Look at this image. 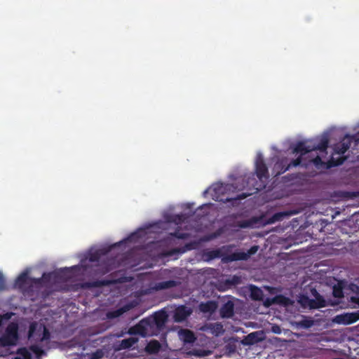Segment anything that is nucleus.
<instances>
[{"label": "nucleus", "mask_w": 359, "mask_h": 359, "mask_svg": "<svg viewBox=\"0 0 359 359\" xmlns=\"http://www.w3.org/2000/svg\"><path fill=\"white\" fill-rule=\"evenodd\" d=\"M50 338L48 329L42 323L36 321L30 323L28 331V339L31 341L43 342Z\"/></svg>", "instance_id": "nucleus-1"}, {"label": "nucleus", "mask_w": 359, "mask_h": 359, "mask_svg": "<svg viewBox=\"0 0 359 359\" xmlns=\"http://www.w3.org/2000/svg\"><path fill=\"white\" fill-rule=\"evenodd\" d=\"M18 324L15 322L10 323L4 334L0 337V347L14 346L18 340Z\"/></svg>", "instance_id": "nucleus-2"}, {"label": "nucleus", "mask_w": 359, "mask_h": 359, "mask_svg": "<svg viewBox=\"0 0 359 359\" xmlns=\"http://www.w3.org/2000/svg\"><path fill=\"white\" fill-rule=\"evenodd\" d=\"M310 290L311 294L313 298L311 299L306 295H302L299 299V303L302 306L310 309L325 307L326 304L323 296L320 295L315 288H311Z\"/></svg>", "instance_id": "nucleus-3"}, {"label": "nucleus", "mask_w": 359, "mask_h": 359, "mask_svg": "<svg viewBox=\"0 0 359 359\" xmlns=\"http://www.w3.org/2000/svg\"><path fill=\"white\" fill-rule=\"evenodd\" d=\"M353 141H354L356 144L358 143L359 132L353 135H346L339 143L334 145V152L337 154H344L350 148Z\"/></svg>", "instance_id": "nucleus-4"}, {"label": "nucleus", "mask_w": 359, "mask_h": 359, "mask_svg": "<svg viewBox=\"0 0 359 359\" xmlns=\"http://www.w3.org/2000/svg\"><path fill=\"white\" fill-rule=\"evenodd\" d=\"M255 174L259 180H262L264 178L267 180L269 177L268 168L261 154L258 155L256 158Z\"/></svg>", "instance_id": "nucleus-5"}, {"label": "nucleus", "mask_w": 359, "mask_h": 359, "mask_svg": "<svg viewBox=\"0 0 359 359\" xmlns=\"http://www.w3.org/2000/svg\"><path fill=\"white\" fill-rule=\"evenodd\" d=\"M191 309L184 305L177 306L174 311V321L180 323L185 320L191 315Z\"/></svg>", "instance_id": "nucleus-6"}, {"label": "nucleus", "mask_w": 359, "mask_h": 359, "mask_svg": "<svg viewBox=\"0 0 359 359\" xmlns=\"http://www.w3.org/2000/svg\"><path fill=\"white\" fill-rule=\"evenodd\" d=\"M257 247H252L249 252H235L224 258L226 262H233V261H239V260H247L250 255L257 250Z\"/></svg>", "instance_id": "nucleus-7"}, {"label": "nucleus", "mask_w": 359, "mask_h": 359, "mask_svg": "<svg viewBox=\"0 0 359 359\" xmlns=\"http://www.w3.org/2000/svg\"><path fill=\"white\" fill-rule=\"evenodd\" d=\"M312 151H313V147H311V141L299 142L293 148L292 154H299V156H302Z\"/></svg>", "instance_id": "nucleus-8"}, {"label": "nucleus", "mask_w": 359, "mask_h": 359, "mask_svg": "<svg viewBox=\"0 0 359 359\" xmlns=\"http://www.w3.org/2000/svg\"><path fill=\"white\" fill-rule=\"evenodd\" d=\"M359 320V316L357 313H346L344 315H338L335 318L337 323L349 325Z\"/></svg>", "instance_id": "nucleus-9"}, {"label": "nucleus", "mask_w": 359, "mask_h": 359, "mask_svg": "<svg viewBox=\"0 0 359 359\" xmlns=\"http://www.w3.org/2000/svg\"><path fill=\"white\" fill-rule=\"evenodd\" d=\"M168 314L164 311L156 312L153 317V323L158 327H163L168 320Z\"/></svg>", "instance_id": "nucleus-10"}, {"label": "nucleus", "mask_w": 359, "mask_h": 359, "mask_svg": "<svg viewBox=\"0 0 359 359\" xmlns=\"http://www.w3.org/2000/svg\"><path fill=\"white\" fill-rule=\"evenodd\" d=\"M290 169L287 158L278 159L275 163L273 170L276 175H280Z\"/></svg>", "instance_id": "nucleus-11"}, {"label": "nucleus", "mask_w": 359, "mask_h": 359, "mask_svg": "<svg viewBox=\"0 0 359 359\" xmlns=\"http://www.w3.org/2000/svg\"><path fill=\"white\" fill-rule=\"evenodd\" d=\"M234 314V304L232 302L228 301L220 309V316L222 318H231Z\"/></svg>", "instance_id": "nucleus-12"}, {"label": "nucleus", "mask_w": 359, "mask_h": 359, "mask_svg": "<svg viewBox=\"0 0 359 359\" xmlns=\"http://www.w3.org/2000/svg\"><path fill=\"white\" fill-rule=\"evenodd\" d=\"M161 348V343L156 339H152L147 344L144 350L148 354H157Z\"/></svg>", "instance_id": "nucleus-13"}, {"label": "nucleus", "mask_w": 359, "mask_h": 359, "mask_svg": "<svg viewBox=\"0 0 359 359\" xmlns=\"http://www.w3.org/2000/svg\"><path fill=\"white\" fill-rule=\"evenodd\" d=\"M328 144L329 138L326 135L323 136L318 144L313 143V141H311V147H313V151L318 150L320 151H325L328 147Z\"/></svg>", "instance_id": "nucleus-14"}, {"label": "nucleus", "mask_w": 359, "mask_h": 359, "mask_svg": "<svg viewBox=\"0 0 359 359\" xmlns=\"http://www.w3.org/2000/svg\"><path fill=\"white\" fill-rule=\"evenodd\" d=\"M28 281V274L27 272L22 273L15 280V287L22 290L25 287Z\"/></svg>", "instance_id": "nucleus-15"}, {"label": "nucleus", "mask_w": 359, "mask_h": 359, "mask_svg": "<svg viewBox=\"0 0 359 359\" xmlns=\"http://www.w3.org/2000/svg\"><path fill=\"white\" fill-rule=\"evenodd\" d=\"M250 297L255 301L263 300V291L255 285H250Z\"/></svg>", "instance_id": "nucleus-16"}, {"label": "nucleus", "mask_w": 359, "mask_h": 359, "mask_svg": "<svg viewBox=\"0 0 359 359\" xmlns=\"http://www.w3.org/2000/svg\"><path fill=\"white\" fill-rule=\"evenodd\" d=\"M180 335L184 343L191 344L196 339L194 333L189 330H182Z\"/></svg>", "instance_id": "nucleus-17"}, {"label": "nucleus", "mask_w": 359, "mask_h": 359, "mask_svg": "<svg viewBox=\"0 0 359 359\" xmlns=\"http://www.w3.org/2000/svg\"><path fill=\"white\" fill-rule=\"evenodd\" d=\"M217 309V304L213 301H208L200 304V309L204 313H212Z\"/></svg>", "instance_id": "nucleus-18"}, {"label": "nucleus", "mask_w": 359, "mask_h": 359, "mask_svg": "<svg viewBox=\"0 0 359 359\" xmlns=\"http://www.w3.org/2000/svg\"><path fill=\"white\" fill-rule=\"evenodd\" d=\"M285 299L286 298L282 295H277L273 298L267 297L264 301V305L266 307H269L270 306H271L274 304L283 303V300H285Z\"/></svg>", "instance_id": "nucleus-19"}, {"label": "nucleus", "mask_w": 359, "mask_h": 359, "mask_svg": "<svg viewBox=\"0 0 359 359\" xmlns=\"http://www.w3.org/2000/svg\"><path fill=\"white\" fill-rule=\"evenodd\" d=\"M137 339L134 337H129L128 339H123L119 345V349H128L131 348L137 342Z\"/></svg>", "instance_id": "nucleus-20"}, {"label": "nucleus", "mask_w": 359, "mask_h": 359, "mask_svg": "<svg viewBox=\"0 0 359 359\" xmlns=\"http://www.w3.org/2000/svg\"><path fill=\"white\" fill-rule=\"evenodd\" d=\"M245 177L247 178V182H246V185L245 186V187H248V188H252L253 189H255V190H259V188L256 187L257 184V181L255 180V174L254 173H250L249 175H245Z\"/></svg>", "instance_id": "nucleus-21"}, {"label": "nucleus", "mask_w": 359, "mask_h": 359, "mask_svg": "<svg viewBox=\"0 0 359 359\" xmlns=\"http://www.w3.org/2000/svg\"><path fill=\"white\" fill-rule=\"evenodd\" d=\"M177 286V282L175 280H169L158 283L156 285V290H165L169 289Z\"/></svg>", "instance_id": "nucleus-22"}, {"label": "nucleus", "mask_w": 359, "mask_h": 359, "mask_svg": "<svg viewBox=\"0 0 359 359\" xmlns=\"http://www.w3.org/2000/svg\"><path fill=\"white\" fill-rule=\"evenodd\" d=\"M110 281L108 280H97L90 282H86L85 285L87 287H100L102 286L109 285L110 284Z\"/></svg>", "instance_id": "nucleus-23"}, {"label": "nucleus", "mask_w": 359, "mask_h": 359, "mask_svg": "<svg viewBox=\"0 0 359 359\" xmlns=\"http://www.w3.org/2000/svg\"><path fill=\"white\" fill-rule=\"evenodd\" d=\"M345 161L344 157H340L338 159L335 160L334 157H332L331 159L328 161L327 168L334 167L339 165H341Z\"/></svg>", "instance_id": "nucleus-24"}, {"label": "nucleus", "mask_w": 359, "mask_h": 359, "mask_svg": "<svg viewBox=\"0 0 359 359\" xmlns=\"http://www.w3.org/2000/svg\"><path fill=\"white\" fill-rule=\"evenodd\" d=\"M298 325L303 328L308 329L310 328L313 325V320L310 318H305L300 320L298 323Z\"/></svg>", "instance_id": "nucleus-25"}, {"label": "nucleus", "mask_w": 359, "mask_h": 359, "mask_svg": "<svg viewBox=\"0 0 359 359\" xmlns=\"http://www.w3.org/2000/svg\"><path fill=\"white\" fill-rule=\"evenodd\" d=\"M29 349L32 353H34L37 357H40L44 353L43 350L39 346L34 344L30 346Z\"/></svg>", "instance_id": "nucleus-26"}, {"label": "nucleus", "mask_w": 359, "mask_h": 359, "mask_svg": "<svg viewBox=\"0 0 359 359\" xmlns=\"http://www.w3.org/2000/svg\"><path fill=\"white\" fill-rule=\"evenodd\" d=\"M18 353L21 355L24 359H32V354L30 349L26 348H21L18 351Z\"/></svg>", "instance_id": "nucleus-27"}, {"label": "nucleus", "mask_w": 359, "mask_h": 359, "mask_svg": "<svg viewBox=\"0 0 359 359\" xmlns=\"http://www.w3.org/2000/svg\"><path fill=\"white\" fill-rule=\"evenodd\" d=\"M13 313L12 312H7L4 314H0V327L2 326L6 321L10 320Z\"/></svg>", "instance_id": "nucleus-28"}, {"label": "nucleus", "mask_w": 359, "mask_h": 359, "mask_svg": "<svg viewBox=\"0 0 359 359\" xmlns=\"http://www.w3.org/2000/svg\"><path fill=\"white\" fill-rule=\"evenodd\" d=\"M285 215L284 212H277L275 213L272 217L269 219V223H274L278 221H280L283 217Z\"/></svg>", "instance_id": "nucleus-29"}, {"label": "nucleus", "mask_w": 359, "mask_h": 359, "mask_svg": "<svg viewBox=\"0 0 359 359\" xmlns=\"http://www.w3.org/2000/svg\"><path fill=\"white\" fill-rule=\"evenodd\" d=\"M170 236L172 237L179 238V239H186V238H189V235L187 233H183V232L179 231H175L173 233H170Z\"/></svg>", "instance_id": "nucleus-30"}, {"label": "nucleus", "mask_w": 359, "mask_h": 359, "mask_svg": "<svg viewBox=\"0 0 359 359\" xmlns=\"http://www.w3.org/2000/svg\"><path fill=\"white\" fill-rule=\"evenodd\" d=\"M101 254L102 253L100 250H97L93 253H90L88 258L89 261L92 262H98L100 259Z\"/></svg>", "instance_id": "nucleus-31"}, {"label": "nucleus", "mask_w": 359, "mask_h": 359, "mask_svg": "<svg viewBox=\"0 0 359 359\" xmlns=\"http://www.w3.org/2000/svg\"><path fill=\"white\" fill-rule=\"evenodd\" d=\"M253 223H254V222H252V220H250V219L249 220H243V221L238 222L237 226H239L240 228H247V227L251 226L253 224Z\"/></svg>", "instance_id": "nucleus-32"}, {"label": "nucleus", "mask_w": 359, "mask_h": 359, "mask_svg": "<svg viewBox=\"0 0 359 359\" xmlns=\"http://www.w3.org/2000/svg\"><path fill=\"white\" fill-rule=\"evenodd\" d=\"M302 156H299L297 158L293 159L292 161H291L290 163H288V165H290V168L292 167H297V166L300 165L302 163Z\"/></svg>", "instance_id": "nucleus-33"}, {"label": "nucleus", "mask_w": 359, "mask_h": 359, "mask_svg": "<svg viewBox=\"0 0 359 359\" xmlns=\"http://www.w3.org/2000/svg\"><path fill=\"white\" fill-rule=\"evenodd\" d=\"M210 259L219 258L221 257L222 253L219 250H213L208 252Z\"/></svg>", "instance_id": "nucleus-34"}, {"label": "nucleus", "mask_w": 359, "mask_h": 359, "mask_svg": "<svg viewBox=\"0 0 359 359\" xmlns=\"http://www.w3.org/2000/svg\"><path fill=\"white\" fill-rule=\"evenodd\" d=\"M6 287L5 279L2 273L0 272V291Z\"/></svg>", "instance_id": "nucleus-35"}, {"label": "nucleus", "mask_w": 359, "mask_h": 359, "mask_svg": "<svg viewBox=\"0 0 359 359\" xmlns=\"http://www.w3.org/2000/svg\"><path fill=\"white\" fill-rule=\"evenodd\" d=\"M313 162L316 166L323 165L324 163L321 158L318 156L313 158Z\"/></svg>", "instance_id": "nucleus-36"}, {"label": "nucleus", "mask_w": 359, "mask_h": 359, "mask_svg": "<svg viewBox=\"0 0 359 359\" xmlns=\"http://www.w3.org/2000/svg\"><path fill=\"white\" fill-rule=\"evenodd\" d=\"M185 252V250H181L180 248H175V249H172V250L170 251L169 252V255H172L177 252Z\"/></svg>", "instance_id": "nucleus-37"}, {"label": "nucleus", "mask_w": 359, "mask_h": 359, "mask_svg": "<svg viewBox=\"0 0 359 359\" xmlns=\"http://www.w3.org/2000/svg\"><path fill=\"white\" fill-rule=\"evenodd\" d=\"M123 309H118V310H116L114 312V315L113 316L114 317H118L121 314H122L123 313Z\"/></svg>", "instance_id": "nucleus-38"}, {"label": "nucleus", "mask_w": 359, "mask_h": 359, "mask_svg": "<svg viewBox=\"0 0 359 359\" xmlns=\"http://www.w3.org/2000/svg\"><path fill=\"white\" fill-rule=\"evenodd\" d=\"M193 355H196V356L205 355V354H202V353H201V351H194V352H193Z\"/></svg>", "instance_id": "nucleus-39"}, {"label": "nucleus", "mask_w": 359, "mask_h": 359, "mask_svg": "<svg viewBox=\"0 0 359 359\" xmlns=\"http://www.w3.org/2000/svg\"><path fill=\"white\" fill-rule=\"evenodd\" d=\"M102 355V354L100 353V352H96L95 354H93V359H97L99 358H100Z\"/></svg>", "instance_id": "nucleus-40"}, {"label": "nucleus", "mask_w": 359, "mask_h": 359, "mask_svg": "<svg viewBox=\"0 0 359 359\" xmlns=\"http://www.w3.org/2000/svg\"><path fill=\"white\" fill-rule=\"evenodd\" d=\"M238 278L237 276H233V281L231 282L232 283H238Z\"/></svg>", "instance_id": "nucleus-41"}, {"label": "nucleus", "mask_w": 359, "mask_h": 359, "mask_svg": "<svg viewBox=\"0 0 359 359\" xmlns=\"http://www.w3.org/2000/svg\"><path fill=\"white\" fill-rule=\"evenodd\" d=\"M217 329L218 330H222V326L221 325H217Z\"/></svg>", "instance_id": "nucleus-42"}, {"label": "nucleus", "mask_w": 359, "mask_h": 359, "mask_svg": "<svg viewBox=\"0 0 359 359\" xmlns=\"http://www.w3.org/2000/svg\"><path fill=\"white\" fill-rule=\"evenodd\" d=\"M190 245H191L190 244H187V245H186V248L187 249L190 250L191 249Z\"/></svg>", "instance_id": "nucleus-43"}, {"label": "nucleus", "mask_w": 359, "mask_h": 359, "mask_svg": "<svg viewBox=\"0 0 359 359\" xmlns=\"http://www.w3.org/2000/svg\"><path fill=\"white\" fill-rule=\"evenodd\" d=\"M245 196H246L245 195L243 194L242 196H241L239 197V198H245Z\"/></svg>", "instance_id": "nucleus-44"}, {"label": "nucleus", "mask_w": 359, "mask_h": 359, "mask_svg": "<svg viewBox=\"0 0 359 359\" xmlns=\"http://www.w3.org/2000/svg\"><path fill=\"white\" fill-rule=\"evenodd\" d=\"M40 282H41V279L40 278L36 280V283H40Z\"/></svg>", "instance_id": "nucleus-45"}, {"label": "nucleus", "mask_w": 359, "mask_h": 359, "mask_svg": "<svg viewBox=\"0 0 359 359\" xmlns=\"http://www.w3.org/2000/svg\"><path fill=\"white\" fill-rule=\"evenodd\" d=\"M133 236H135V233L134 234H131V236L128 238V239H130L131 237H133Z\"/></svg>", "instance_id": "nucleus-46"}, {"label": "nucleus", "mask_w": 359, "mask_h": 359, "mask_svg": "<svg viewBox=\"0 0 359 359\" xmlns=\"http://www.w3.org/2000/svg\"><path fill=\"white\" fill-rule=\"evenodd\" d=\"M334 296H335V297H339L340 295H339V294H336V293H334Z\"/></svg>", "instance_id": "nucleus-47"}, {"label": "nucleus", "mask_w": 359, "mask_h": 359, "mask_svg": "<svg viewBox=\"0 0 359 359\" xmlns=\"http://www.w3.org/2000/svg\"><path fill=\"white\" fill-rule=\"evenodd\" d=\"M253 334H254V333L250 334L248 335V337H251V336H252V335H253Z\"/></svg>", "instance_id": "nucleus-48"}, {"label": "nucleus", "mask_w": 359, "mask_h": 359, "mask_svg": "<svg viewBox=\"0 0 359 359\" xmlns=\"http://www.w3.org/2000/svg\"><path fill=\"white\" fill-rule=\"evenodd\" d=\"M137 328H138V329H139V328H141V326H140V325H137Z\"/></svg>", "instance_id": "nucleus-49"}, {"label": "nucleus", "mask_w": 359, "mask_h": 359, "mask_svg": "<svg viewBox=\"0 0 359 359\" xmlns=\"http://www.w3.org/2000/svg\"><path fill=\"white\" fill-rule=\"evenodd\" d=\"M334 359H344V358H334Z\"/></svg>", "instance_id": "nucleus-50"}]
</instances>
